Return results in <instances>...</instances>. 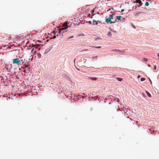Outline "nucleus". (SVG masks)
<instances>
[{"mask_svg": "<svg viewBox=\"0 0 159 159\" xmlns=\"http://www.w3.org/2000/svg\"><path fill=\"white\" fill-rule=\"evenodd\" d=\"M67 22H65L62 25L63 28L61 29V30H64L68 28V26L67 25Z\"/></svg>", "mask_w": 159, "mask_h": 159, "instance_id": "f257e3e1", "label": "nucleus"}, {"mask_svg": "<svg viewBox=\"0 0 159 159\" xmlns=\"http://www.w3.org/2000/svg\"><path fill=\"white\" fill-rule=\"evenodd\" d=\"M13 62L14 64H16L17 65H19L21 61H19L18 59H14Z\"/></svg>", "mask_w": 159, "mask_h": 159, "instance_id": "f03ea898", "label": "nucleus"}, {"mask_svg": "<svg viewBox=\"0 0 159 159\" xmlns=\"http://www.w3.org/2000/svg\"><path fill=\"white\" fill-rule=\"evenodd\" d=\"M107 23H110L111 24L114 23L115 22H113L110 19V18H107L105 19Z\"/></svg>", "mask_w": 159, "mask_h": 159, "instance_id": "7ed1b4c3", "label": "nucleus"}, {"mask_svg": "<svg viewBox=\"0 0 159 159\" xmlns=\"http://www.w3.org/2000/svg\"><path fill=\"white\" fill-rule=\"evenodd\" d=\"M122 17L121 16H118L117 17V18L115 19V21L114 22H116V21H121V18H122Z\"/></svg>", "mask_w": 159, "mask_h": 159, "instance_id": "20e7f679", "label": "nucleus"}, {"mask_svg": "<svg viewBox=\"0 0 159 159\" xmlns=\"http://www.w3.org/2000/svg\"><path fill=\"white\" fill-rule=\"evenodd\" d=\"M141 13H144V12H140L139 11H136L135 13H134V15L135 16H138V15L139 14H140Z\"/></svg>", "mask_w": 159, "mask_h": 159, "instance_id": "39448f33", "label": "nucleus"}, {"mask_svg": "<svg viewBox=\"0 0 159 159\" xmlns=\"http://www.w3.org/2000/svg\"><path fill=\"white\" fill-rule=\"evenodd\" d=\"M136 2L140 4L139 6H140L141 5L142 2L140 0H137Z\"/></svg>", "mask_w": 159, "mask_h": 159, "instance_id": "423d86ee", "label": "nucleus"}, {"mask_svg": "<svg viewBox=\"0 0 159 159\" xmlns=\"http://www.w3.org/2000/svg\"><path fill=\"white\" fill-rule=\"evenodd\" d=\"M146 92L147 95L149 97H151V94L148 91H146Z\"/></svg>", "mask_w": 159, "mask_h": 159, "instance_id": "0eeeda50", "label": "nucleus"}, {"mask_svg": "<svg viewBox=\"0 0 159 159\" xmlns=\"http://www.w3.org/2000/svg\"><path fill=\"white\" fill-rule=\"evenodd\" d=\"M116 79H117V80L119 81H122L123 80L122 78H119V77L117 78Z\"/></svg>", "mask_w": 159, "mask_h": 159, "instance_id": "6e6552de", "label": "nucleus"}, {"mask_svg": "<svg viewBox=\"0 0 159 159\" xmlns=\"http://www.w3.org/2000/svg\"><path fill=\"white\" fill-rule=\"evenodd\" d=\"M90 79L93 80H96L97 79L96 77H91L90 78Z\"/></svg>", "mask_w": 159, "mask_h": 159, "instance_id": "1a4fd4ad", "label": "nucleus"}, {"mask_svg": "<svg viewBox=\"0 0 159 159\" xmlns=\"http://www.w3.org/2000/svg\"><path fill=\"white\" fill-rule=\"evenodd\" d=\"M107 36L109 37H111L112 36L111 33L110 32H109L107 34Z\"/></svg>", "mask_w": 159, "mask_h": 159, "instance_id": "9d476101", "label": "nucleus"}, {"mask_svg": "<svg viewBox=\"0 0 159 159\" xmlns=\"http://www.w3.org/2000/svg\"><path fill=\"white\" fill-rule=\"evenodd\" d=\"M113 14L111 15H110V16L109 17V18H110V19L111 20V19H113Z\"/></svg>", "mask_w": 159, "mask_h": 159, "instance_id": "9b49d317", "label": "nucleus"}, {"mask_svg": "<svg viewBox=\"0 0 159 159\" xmlns=\"http://www.w3.org/2000/svg\"><path fill=\"white\" fill-rule=\"evenodd\" d=\"M111 51H115V52H120V51L118 49H114V50H111Z\"/></svg>", "mask_w": 159, "mask_h": 159, "instance_id": "f8f14e48", "label": "nucleus"}, {"mask_svg": "<svg viewBox=\"0 0 159 159\" xmlns=\"http://www.w3.org/2000/svg\"><path fill=\"white\" fill-rule=\"evenodd\" d=\"M145 80V78H142L141 79V81H144Z\"/></svg>", "mask_w": 159, "mask_h": 159, "instance_id": "ddd939ff", "label": "nucleus"}, {"mask_svg": "<svg viewBox=\"0 0 159 159\" xmlns=\"http://www.w3.org/2000/svg\"><path fill=\"white\" fill-rule=\"evenodd\" d=\"M93 48H101V46L93 47Z\"/></svg>", "mask_w": 159, "mask_h": 159, "instance_id": "4468645a", "label": "nucleus"}, {"mask_svg": "<svg viewBox=\"0 0 159 159\" xmlns=\"http://www.w3.org/2000/svg\"><path fill=\"white\" fill-rule=\"evenodd\" d=\"M24 66L26 67H28V63L27 62V64H25Z\"/></svg>", "mask_w": 159, "mask_h": 159, "instance_id": "2eb2a0df", "label": "nucleus"}, {"mask_svg": "<svg viewBox=\"0 0 159 159\" xmlns=\"http://www.w3.org/2000/svg\"><path fill=\"white\" fill-rule=\"evenodd\" d=\"M145 5L148 6L149 5V3L148 2H146L145 3Z\"/></svg>", "mask_w": 159, "mask_h": 159, "instance_id": "dca6fc26", "label": "nucleus"}, {"mask_svg": "<svg viewBox=\"0 0 159 159\" xmlns=\"http://www.w3.org/2000/svg\"><path fill=\"white\" fill-rule=\"evenodd\" d=\"M54 35L53 37V39H54L56 38V36L55 35V34H56L55 33H54Z\"/></svg>", "mask_w": 159, "mask_h": 159, "instance_id": "f3484780", "label": "nucleus"}, {"mask_svg": "<svg viewBox=\"0 0 159 159\" xmlns=\"http://www.w3.org/2000/svg\"><path fill=\"white\" fill-rule=\"evenodd\" d=\"M95 22L96 23V25H98V23L97 22V21H94V20H93V22Z\"/></svg>", "mask_w": 159, "mask_h": 159, "instance_id": "a211bd4d", "label": "nucleus"}, {"mask_svg": "<svg viewBox=\"0 0 159 159\" xmlns=\"http://www.w3.org/2000/svg\"><path fill=\"white\" fill-rule=\"evenodd\" d=\"M124 11V10L123 9H121V12H122Z\"/></svg>", "mask_w": 159, "mask_h": 159, "instance_id": "6ab92c4d", "label": "nucleus"}, {"mask_svg": "<svg viewBox=\"0 0 159 159\" xmlns=\"http://www.w3.org/2000/svg\"><path fill=\"white\" fill-rule=\"evenodd\" d=\"M73 37H74V36H72V37H69L68 38V39L71 38H73Z\"/></svg>", "mask_w": 159, "mask_h": 159, "instance_id": "aec40b11", "label": "nucleus"}, {"mask_svg": "<svg viewBox=\"0 0 159 159\" xmlns=\"http://www.w3.org/2000/svg\"><path fill=\"white\" fill-rule=\"evenodd\" d=\"M157 56L158 57H159V53H158L157 54Z\"/></svg>", "mask_w": 159, "mask_h": 159, "instance_id": "412c9836", "label": "nucleus"}, {"mask_svg": "<svg viewBox=\"0 0 159 159\" xmlns=\"http://www.w3.org/2000/svg\"><path fill=\"white\" fill-rule=\"evenodd\" d=\"M59 34H60V33H61V31H59Z\"/></svg>", "mask_w": 159, "mask_h": 159, "instance_id": "4be33fe9", "label": "nucleus"}, {"mask_svg": "<svg viewBox=\"0 0 159 159\" xmlns=\"http://www.w3.org/2000/svg\"><path fill=\"white\" fill-rule=\"evenodd\" d=\"M138 78H139L140 77V76L139 75H138Z\"/></svg>", "mask_w": 159, "mask_h": 159, "instance_id": "5701e85b", "label": "nucleus"}, {"mask_svg": "<svg viewBox=\"0 0 159 159\" xmlns=\"http://www.w3.org/2000/svg\"><path fill=\"white\" fill-rule=\"evenodd\" d=\"M148 66H149V67H150V65H149V64H148Z\"/></svg>", "mask_w": 159, "mask_h": 159, "instance_id": "b1692460", "label": "nucleus"}, {"mask_svg": "<svg viewBox=\"0 0 159 159\" xmlns=\"http://www.w3.org/2000/svg\"><path fill=\"white\" fill-rule=\"evenodd\" d=\"M156 69V66H155L154 69Z\"/></svg>", "mask_w": 159, "mask_h": 159, "instance_id": "393cba45", "label": "nucleus"}, {"mask_svg": "<svg viewBox=\"0 0 159 159\" xmlns=\"http://www.w3.org/2000/svg\"><path fill=\"white\" fill-rule=\"evenodd\" d=\"M149 81H150L151 83H152V82H151V80L150 79H149Z\"/></svg>", "mask_w": 159, "mask_h": 159, "instance_id": "a878e982", "label": "nucleus"}, {"mask_svg": "<svg viewBox=\"0 0 159 159\" xmlns=\"http://www.w3.org/2000/svg\"><path fill=\"white\" fill-rule=\"evenodd\" d=\"M89 23H91V22L90 21H89Z\"/></svg>", "mask_w": 159, "mask_h": 159, "instance_id": "bb28decb", "label": "nucleus"}, {"mask_svg": "<svg viewBox=\"0 0 159 159\" xmlns=\"http://www.w3.org/2000/svg\"><path fill=\"white\" fill-rule=\"evenodd\" d=\"M87 50H88L87 49H86V50H84V51H87Z\"/></svg>", "mask_w": 159, "mask_h": 159, "instance_id": "cd10ccee", "label": "nucleus"}, {"mask_svg": "<svg viewBox=\"0 0 159 159\" xmlns=\"http://www.w3.org/2000/svg\"><path fill=\"white\" fill-rule=\"evenodd\" d=\"M33 50H34V48H33L31 52H32Z\"/></svg>", "mask_w": 159, "mask_h": 159, "instance_id": "c85d7f7f", "label": "nucleus"}, {"mask_svg": "<svg viewBox=\"0 0 159 159\" xmlns=\"http://www.w3.org/2000/svg\"><path fill=\"white\" fill-rule=\"evenodd\" d=\"M57 36H58V34H57Z\"/></svg>", "mask_w": 159, "mask_h": 159, "instance_id": "c756f323", "label": "nucleus"}, {"mask_svg": "<svg viewBox=\"0 0 159 159\" xmlns=\"http://www.w3.org/2000/svg\"><path fill=\"white\" fill-rule=\"evenodd\" d=\"M19 69L20 70V68Z\"/></svg>", "mask_w": 159, "mask_h": 159, "instance_id": "7c9ffc66", "label": "nucleus"}]
</instances>
